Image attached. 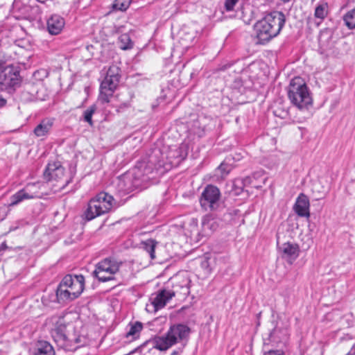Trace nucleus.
Instances as JSON below:
<instances>
[{"instance_id":"c85d7f7f","label":"nucleus","mask_w":355,"mask_h":355,"mask_svg":"<svg viewBox=\"0 0 355 355\" xmlns=\"http://www.w3.org/2000/svg\"><path fill=\"white\" fill-rule=\"evenodd\" d=\"M234 185L243 189V187L252 184V178L246 177L243 179H237L234 182Z\"/></svg>"},{"instance_id":"f8f14e48","label":"nucleus","mask_w":355,"mask_h":355,"mask_svg":"<svg viewBox=\"0 0 355 355\" xmlns=\"http://www.w3.org/2000/svg\"><path fill=\"white\" fill-rule=\"evenodd\" d=\"M43 184L35 182L28 184L23 189L10 196V207L15 206L26 200H31L40 198L42 193L40 189Z\"/></svg>"},{"instance_id":"9b49d317","label":"nucleus","mask_w":355,"mask_h":355,"mask_svg":"<svg viewBox=\"0 0 355 355\" xmlns=\"http://www.w3.org/2000/svg\"><path fill=\"white\" fill-rule=\"evenodd\" d=\"M64 169L58 163L49 164L44 173V179L48 182L55 181L56 184L55 186L57 187L54 189V191H60L64 189V187L69 183V180L64 179Z\"/></svg>"},{"instance_id":"b1692460","label":"nucleus","mask_w":355,"mask_h":355,"mask_svg":"<svg viewBox=\"0 0 355 355\" xmlns=\"http://www.w3.org/2000/svg\"><path fill=\"white\" fill-rule=\"evenodd\" d=\"M157 242L153 239H148L142 243L144 250L149 254L151 259L155 258V248L156 247Z\"/></svg>"},{"instance_id":"ddd939ff","label":"nucleus","mask_w":355,"mask_h":355,"mask_svg":"<svg viewBox=\"0 0 355 355\" xmlns=\"http://www.w3.org/2000/svg\"><path fill=\"white\" fill-rule=\"evenodd\" d=\"M189 277L185 274H179L173 279V286L171 289H168L169 297H178V298H184L190 293Z\"/></svg>"},{"instance_id":"9d476101","label":"nucleus","mask_w":355,"mask_h":355,"mask_svg":"<svg viewBox=\"0 0 355 355\" xmlns=\"http://www.w3.org/2000/svg\"><path fill=\"white\" fill-rule=\"evenodd\" d=\"M221 194L219 189L212 184L206 186L201 193L200 203L205 210H216L220 203Z\"/></svg>"},{"instance_id":"5701e85b","label":"nucleus","mask_w":355,"mask_h":355,"mask_svg":"<svg viewBox=\"0 0 355 355\" xmlns=\"http://www.w3.org/2000/svg\"><path fill=\"white\" fill-rule=\"evenodd\" d=\"M143 329V324L140 322H135L130 324V329L126 334V337H132V339H136L139 336V334Z\"/></svg>"},{"instance_id":"e433bc0d","label":"nucleus","mask_w":355,"mask_h":355,"mask_svg":"<svg viewBox=\"0 0 355 355\" xmlns=\"http://www.w3.org/2000/svg\"><path fill=\"white\" fill-rule=\"evenodd\" d=\"M180 352L177 350H175L172 352L171 355H179Z\"/></svg>"},{"instance_id":"6e6552de","label":"nucleus","mask_w":355,"mask_h":355,"mask_svg":"<svg viewBox=\"0 0 355 355\" xmlns=\"http://www.w3.org/2000/svg\"><path fill=\"white\" fill-rule=\"evenodd\" d=\"M121 262L113 258H105L96 265L93 275L100 282L114 279V275L119 272Z\"/></svg>"},{"instance_id":"f03ea898","label":"nucleus","mask_w":355,"mask_h":355,"mask_svg":"<svg viewBox=\"0 0 355 355\" xmlns=\"http://www.w3.org/2000/svg\"><path fill=\"white\" fill-rule=\"evenodd\" d=\"M285 21V15L279 11L272 12L259 20L254 26L257 43L265 44L277 36Z\"/></svg>"},{"instance_id":"f257e3e1","label":"nucleus","mask_w":355,"mask_h":355,"mask_svg":"<svg viewBox=\"0 0 355 355\" xmlns=\"http://www.w3.org/2000/svg\"><path fill=\"white\" fill-rule=\"evenodd\" d=\"M155 158L151 156L148 159L137 162L131 172L119 178L118 187L122 191L130 192L134 189L141 187L144 184L155 178L157 166Z\"/></svg>"},{"instance_id":"393cba45","label":"nucleus","mask_w":355,"mask_h":355,"mask_svg":"<svg viewBox=\"0 0 355 355\" xmlns=\"http://www.w3.org/2000/svg\"><path fill=\"white\" fill-rule=\"evenodd\" d=\"M328 14V5L325 2L318 4L315 9V17L316 18L324 19Z\"/></svg>"},{"instance_id":"a211bd4d","label":"nucleus","mask_w":355,"mask_h":355,"mask_svg":"<svg viewBox=\"0 0 355 355\" xmlns=\"http://www.w3.org/2000/svg\"><path fill=\"white\" fill-rule=\"evenodd\" d=\"M173 297L168 296V289H163L158 292V293L153 297H151L152 305L155 311H157L163 308Z\"/></svg>"},{"instance_id":"2eb2a0df","label":"nucleus","mask_w":355,"mask_h":355,"mask_svg":"<svg viewBox=\"0 0 355 355\" xmlns=\"http://www.w3.org/2000/svg\"><path fill=\"white\" fill-rule=\"evenodd\" d=\"M282 257L286 259L290 264L295 261L299 256V248L297 244L285 243L280 247Z\"/></svg>"},{"instance_id":"423d86ee","label":"nucleus","mask_w":355,"mask_h":355,"mask_svg":"<svg viewBox=\"0 0 355 355\" xmlns=\"http://www.w3.org/2000/svg\"><path fill=\"white\" fill-rule=\"evenodd\" d=\"M114 198L105 192L98 193L88 202L84 214L87 220L109 212L114 205Z\"/></svg>"},{"instance_id":"f3484780","label":"nucleus","mask_w":355,"mask_h":355,"mask_svg":"<svg viewBox=\"0 0 355 355\" xmlns=\"http://www.w3.org/2000/svg\"><path fill=\"white\" fill-rule=\"evenodd\" d=\"M64 24V20L61 16L53 15L47 20V30L51 35H58L62 31Z\"/></svg>"},{"instance_id":"39448f33","label":"nucleus","mask_w":355,"mask_h":355,"mask_svg":"<svg viewBox=\"0 0 355 355\" xmlns=\"http://www.w3.org/2000/svg\"><path fill=\"white\" fill-rule=\"evenodd\" d=\"M288 96L291 103L300 110L307 109L312 104L309 89L299 77L291 80Z\"/></svg>"},{"instance_id":"bb28decb","label":"nucleus","mask_w":355,"mask_h":355,"mask_svg":"<svg viewBox=\"0 0 355 355\" xmlns=\"http://www.w3.org/2000/svg\"><path fill=\"white\" fill-rule=\"evenodd\" d=\"M119 46L123 50L132 49L133 43L128 34H122L119 37Z\"/></svg>"},{"instance_id":"cd10ccee","label":"nucleus","mask_w":355,"mask_h":355,"mask_svg":"<svg viewBox=\"0 0 355 355\" xmlns=\"http://www.w3.org/2000/svg\"><path fill=\"white\" fill-rule=\"evenodd\" d=\"M132 0H115L112 8L120 11H125L130 6Z\"/></svg>"},{"instance_id":"0eeeda50","label":"nucleus","mask_w":355,"mask_h":355,"mask_svg":"<svg viewBox=\"0 0 355 355\" xmlns=\"http://www.w3.org/2000/svg\"><path fill=\"white\" fill-rule=\"evenodd\" d=\"M53 338L58 345L66 351H74L85 345L86 338L75 332L67 331V334L62 329H56L53 333Z\"/></svg>"},{"instance_id":"412c9836","label":"nucleus","mask_w":355,"mask_h":355,"mask_svg":"<svg viewBox=\"0 0 355 355\" xmlns=\"http://www.w3.org/2000/svg\"><path fill=\"white\" fill-rule=\"evenodd\" d=\"M184 234L187 236H193L200 234L198 229V220L194 218H189L184 224Z\"/></svg>"},{"instance_id":"c9c22d12","label":"nucleus","mask_w":355,"mask_h":355,"mask_svg":"<svg viewBox=\"0 0 355 355\" xmlns=\"http://www.w3.org/2000/svg\"><path fill=\"white\" fill-rule=\"evenodd\" d=\"M6 100L3 98L0 95V107L6 104Z\"/></svg>"},{"instance_id":"20e7f679","label":"nucleus","mask_w":355,"mask_h":355,"mask_svg":"<svg viewBox=\"0 0 355 355\" xmlns=\"http://www.w3.org/2000/svg\"><path fill=\"white\" fill-rule=\"evenodd\" d=\"M190 331V328L185 324L172 325L165 336L154 338L153 347L161 351L166 350L176 343L187 340Z\"/></svg>"},{"instance_id":"7c9ffc66","label":"nucleus","mask_w":355,"mask_h":355,"mask_svg":"<svg viewBox=\"0 0 355 355\" xmlns=\"http://www.w3.org/2000/svg\"><path fill=\"white\" fill-rule=\"evenodd\" d=\"M217 171L220 173L221 176L223 177L227 175L230 171L229 165L222 163L217 168Z\"/></svg>"},{"instance_id":"c756f323","label":"nucleus","mask_w":355,"mask_h":355,"mask_svg":"<svg viewBox=\"0 0 355 355\" xmlns=\"http://www.w3.org/2000/svg\"><path fill=\"white\" fill-rule=\"evenodd\" d=\"M95 111H96V106L92 105L84 112V119L85 121L89 123V125H92V124H93L92 117L93 114L95 112Z\"/></svg>"},{"instance_id":"aec40b11","label":"nucleus","mask_w":355,"mask_h":355,"mask_svg":"<svg viewBox=\"0 0 355 355\" xmlns=\"http://www.w3.org/2000/svg\"><path fill=\"white\" fill-rule=\"evenodd\" d=\"M218 227L216 221L211 216H205L202 220V231L200 233L202 236H209Z\"/></svg>"},{"instance_id":"6ab92c4d","label":"nucleus","mask_w":355,"mask_h":355,"mask_svg":"<svg viewBox=\"0 0 355 355\" xmlns=\"http://www.w3.org/2000/svg\"><path fill=\"white\" fill-rule=\"evenodd\" d=\"M53 125V119H45L42 120L34 129V134L37 137L46 136Z\"/></svg>"},{"instance_id":"1a4fd4ad","label":"nucleus","mask_w":355,"mask_h":355,"mask_svg":"<svg viewBox=\"0 0 355 355\" xmlns=\"http://www.w3.org/2000/svg\"><path fill=\"white\" fill-rule=\"evenodd\" d=\"M119 68L116 65L111 66L106 76L101 84L100 99L105 103H108L110 97L118 86L119 82Z\"/></svg>"},{"instance_id":"4be33fe9","label":"nucleus","mask_w":355,"mask_h":355,"mask_svg":"<svg viewBox=\"0 0 355 355\" xmlns=\"http://www.w3.org/2000/svg\"><path fill=\"white\" fill-rule=\"evenodd\" d=\"M34 355H55V351L49 343L40 341Z\"/></svg>"},{"instance_id":"a878e982","label":"nucleus","mask_w":355,"mask_h":355,"mask_svg":"<svg viewBox=\"0 0 355 355\" xmlns=\"http://www.w3.org/2000/svg\"><path fill=\"white\" fill-rule=\"evenodd\" d=\"M343 20L349 29L355 28V8L348 11L344 16Z\"/></svg>"},{"instance_id":"4468645a","label":"nucleus","mask_w":355,"mask_h":355,"mask_svg":"<svg viewBox=\"0 0 355 355\" xmlns=\"http://www.w3.org/2000/svg\"><path fill=\"white\" fill-rule=\"evenodd\" d=\"M21 77L19 71L12 65H8L3 69L0 67V85L5 89L12 88L19 85Z\"/></svg>"},{"instance_id":"2f4dec72","label":"nucleus","mask_w":355,"mask_h":355,"mask_svg":"<svg viewBox=\"0 0 355 355\" xmlns=\"http://www.w3.org/2000/svg\"><path fill=\"white\" fill-rule=\"evenodd\" d=\"M239 0H226L225 7L227 11L233 10L234 6Z\"/></svg>"},{"instance_id":"473e14b6","label":"nucleus","mask_w":355,"mask_h":355,"mask_svg":"<svg viewBox=\"0 0 355 355\" xmlns=\"http://www.w3.org/2000/svg\"><path fill=\"white\" fill-rule=\"evenodd\" d=\"M274 114L275 116L280 117L281 119H285L287 117L288 113L286 110H282L279 112L277 109L274 110Z\"/></svg>"},{"instance_id":"72a5a7b5","label":"nucleus","mask_w":355,"mask_h":355,"mask_svg":"<svg viewBox=\"0 0 355 355\" xmlns=\"http://www.w3.org/2000/svg\"><path fill=\"white\" fill-rule=\"evenodd\" d=\"M201 266L203 268L205 269H208L209 268V263H208V259H205L202 263H201Z\"/></svg>"},{"instance_id":"dca6fc26","label":"nucleus","mask_w":355,"mask_h":355,"mask_svg":"<svg viewBox=\"0 0 355 355\" xmlns=\"http://www.w3.org/2000/svg\"><path fill=\"white\" fill-rule=\"evenodd\" d=\"M309 206L308 197L301 193L296 200L294 210L299 216L309 218L310 216Z\"/></svg>"},{"instance_id":"f704fd0d","label":"nucleus","mask_w":355,"mask_h":355,"mask_svg":"<svg viewBox=\"0 0 355 355\" xmlns=\"http://www.w3.org/2000/svg\"><path fill=\"white\" fill-rule=\"evenodd\" d=\"M346 355H355V344L352 347Z\"/></svg>"},{"instance_id":"7ed1b4c3","label":"nucleus","mask_w":355,"mask_h":355,"mask_svg":"<svg viewBox=\"0 0 355 355\" xmlns=\"http://www.w3.org/2000/svg\"><path fill=\"white\" fill-rule=\"evenodd\" d=\"M85 287V278L83 275H66L60 283L56 297L59 303H65L78 297Z\"/></svg>"}]
</instances>
